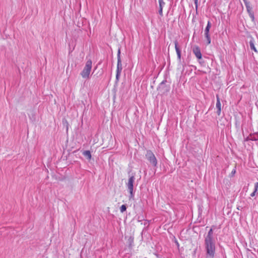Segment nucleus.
<instances>
[{"label":"nucleus","instance_id":"obj_6","mask_svg":"<svg viewBox=\"0 0 258 258\" xmlns=\"http://www.w3.org/2000/svg\"><path fill=\"white\" fill-rule=\"evenodd\" d=\"M193 53L195 54L196 56L198 59H201L202 57V55L201 52V49L200 47L198 46H195L192 49Z\"/></svg>","mask_w":258,"mask_h":258},{"label":"nucleus","instance_id":"obj_4","mask_svg":"<svg viewBox=\"0 0 258 258\" xmlns=\"http://www.w3.org/2000/svg\"><path fill=\"white\" fill-rule=\"evenodd\" d=\"M146 159L149 161L150 163L154 167H156L157 164V159L154 153L151 150H148L145 155Z\"/></svg>","mask_w":258,"mask_h":258},{"label":"nucleus","instance_id":"obj_9","mask_svg":"<svg viewBox=\"0 0 258 258\" xmlns=\"http://www.w3.org/2000/svg\"><path fill=\"white\" fill-rule=\"evenodd\" d=\"M159 4V14L160 16H163V7L165 5V3L163 0H158Z\"/></svg>","mask_w":258,"mask_h":258},{"label":"nucleus","instance_id":"obj_18","mask_svg":"<svg viewBox=\"0 0 258 258\" xmlns=\"http://www.w3.org/2000/svg\"><path fill=\"white\" fill-rule=\"evenodd\" d=\"M235 173H236V166H235L234 168L231 171L230 176L231 177L235 175Z\"/></svg>","mask_w":258,"mask_h":258},{"label":"nucleus","instance_id":"obj_22","mask_svg":"<svg viewBox=\"0 0 258 258\" xmlns=\"http://www.w3.org/2000/svg\"><path fill=\"white\" fill-rule=\"evenodd\" d=\"M251 136H250V135L247 137L245 139H244V141H248L249 140H251Z\"/></svg>","mask_w":258,"mask_h":258},{"label":"nucleus","instance_id":"obj_20","mask_svg":"<svg viewBox=\"0 0 258 258\" xmlns=\"http://www.w3.org/2000/svg\"><path fill=\"white\" fill-rule=\"evenodd\" d=\"M243 2H244V3L245 4V6L246 7V8H247V7H249L250 5V3L248 1H247V0H243Z\"/></svg>","mask_w":258,"mask_h":258},{"label":"nucleus","instance_id":"obj_8","mask_svg":"<svg viewBox=\"0 0 258 258\" xmlns=\"http://www.w3.org/2000/svg\"><path fill=\"white\" fill-rule=\"evenodd\" d=\"M175 45V48L177 53V58L179 60L181 59V50L179 47L178 46V42L177 40L174 41V42Z\"/></svg>","mask_w":258,"mask_h":258},{"label":"nucleus","instance_id":"obj_5","mask_svg":"<svg viewBox=\"0 0 258 258\" xmlns=\"http://www.w3.org/2000/svg\"><path fill=\"white\" fill-rule=\"evenodd\" d=\"M135 174L129 175L127 182L126 183L129 194H133L134 191V183L135 182Z\"/></svg>","mask_w":258,"mask_h":258},{"label":"nucleus","instance_id":"obj_16","mask_svg":"<svg viewBox=\"0 0 258 258\" xmlns=\"http://www.w3.org/2000/svg\"><path fill=\"white\" fill-rule=\"evenodd\" d=\"M126 210V207L125 205H122L120 208V211L121 213H123Z\"/></svg>","mask_w":258,"mask_h":258},{"label":"nucleus","instance_id":"obj_7","mask_svg":"<svg viewBox=\"0 0 258 258\" xmlns=\"http://www.w3.org/2000/svg\"><path fill=\"white\" fill-rule=\"evenodd\" d=\"M216 99H217V102H216V108L217 109V113L218 115H219L221 113V105L220 101V98L218 95H216Z\"/></svg>","mask_w":258,"mask_h":258},{"label":"nucleus","instance_id":"obj_2","mask_svg":"<svg viewBox=\"0 0 258 258\" xmlns=\"http://www.w3.org/2000/svg\"><path fill=\"white\" fill-rule=\"evenodd\" d=\"M92 67V61L89 59H88L85 64V66L81 72L80 75L84 79H89L90 77V72L91 71Z\"/></svg>","mask_w":258,"mask_h":258},{"label":"nucleus","instance_id":"obj_1","mask_svg":"<svg viewBox=\"0 0 258 258\" xmlns=\"http://www.w3.org/2000/svg\"><path fill=\"white\" fill-rule=\"evenodd\" d=\"M206 258H214L216 246L214 240H205Z\"/></svg>","mask_w":258,"mask_h":258},{"label":"nucleus","instance_id":"obj_10","mask_svg":"<svg viewBox=\"0 0 258 258\" xmlns=\"http://www.w3.org/2000/svg\"><path fill=\"white\" fill-rule=\"evenodd\" d=\"M246 10L247 13H248L250 18L253 20L254 19V16L253 12L252 11V7L249 6V7H247Z\"/></svg>","mask_w":258,"mask_h":258},{"label":"nucleus","instance_id":"obj_14","mask_svg":"<svg viewBox=\"0 0 258 258\" xmlns=\"http://www.w3.org/2000/svg\"><path fill=\"white\" fill-rule=\"evenodd\" d=\"M205 36L207 40V44H210L211 43V37L209 33H205Z\"/></svg>","mask_w":258,"mask_h":258},{"label":"nucleus","instance_id":"obj_11","mask_svg":"<svg viewBox=\"0 0 258 258\" xmlns=\"http://www.w3.org/2000/svg\"><path fill=\"white\" fill-rule=\"evenodd\" d=\"M205 240H214L213 237V230L212 229H211L208 232V233L207 235V236L205 238Z\"/></svg>","mask_w":258,"mask_h":258},{"label":"nucleus","instance_id":"obj_19","mask_svg":"<svg viewBox=\"0 0 258 258\" xmlns=\"http://www.w3.org/2000/svg\"><path fill=\"white\" fill-rule=\"evenodd\" d=\"M258 187V183L257 182H256L255 184H254V190L252 192V194H255V192H256L257 191V188Z\"/></svg>","mask_w":258,"mask_h":258},{"label":"nucleus","instance_id":"obj_23","mask_svg":"<svg viewBox=\"0 0 258 258\" xmlns=\"http://www.w3.org/2000/svg\"><path fill=\"white\" fill-rule=\"evenodd\" d=\"M254 195H254V194L251 195L252 196H254Z\"/></svg>","mask_w":258,"mask_h":258},{"label":"nucleus","instance_id":"obj_3","mask_svg":"<svg viewBox=\"0 0 258 258\" xmlns=\"http://www.w3.org/2000/svg\"><path fill=\"white\" fill-rule=\"evenodd\" d=\"M120 48L119 47L117 50V69H116V80L117 81L119 80V76L120 75L121 72L122 71V65H121V60L120 58Z\"/></svg>","mask_w":258,"mask_h":258},{"label":"nucleus","instance_id":"obj_12","mask_svg":"<svg viewBox=\"0 0 258 258\" xmlns=\"http://www.w3.org/2000/svg\"><path fill=\"white\" fill-rule=\"evenodd\" d=\"M83 155L86 157L88 160H90L91 158V154L90 151L86 150L83 152Z\"/></svg>","mask_w":258,"mask_h":258},{"label":"nucleus","instance_id":"obj_21","mask_svg":"<svg viewBox=\"0 0 258 258\" xmlns=\"http://www.w3.org/2000/svg\"><path fill=\"white\" fill-rule=\"evenodd\" d=\"M193 1H194V3H195V5L196 9V10H197L198 7V0H193Z\"/></svg>","mask_w":258,"mask_h":258},{"label":"nucleus","instance_id":"obj_17","mask_svg":"<svg viewBox=\"0 0 258 258\" xmlns=\"http://www.w3.org/2000/svg\"><path fill=\"white\" fill-rule=\"evenodd\" d=\"M251 141H257L258 140V136L255 135H250Z\"/></svg>","mask_w":258,"mask_h":258},{"label":"nucleus","instance_id":"obj_15","mask_svg":"<svg viewBox=\"0 0 258 258\" xmlns=\"http://www.w3.org/2000/svg\"><path fill=\"white\" fill-rule=\"evenodd\" d=\"M211 27V23L210 21H209L208 22L207 26L205 28V33H209L210 29Z\"/></svg>","mask_w":258,"mask_h":258},{"label":"nucleus","instance_id":"obj_13","mask_svg":"<svg viewBox=\"0 0 258 258\" xmlns=\"http://www.w3.org/2000/svg\"><path fill=\"white\" fill-rule=\"evenodd\" d=\"M249 45H250V49L251 50H253L254 52H257V50H256V48L255 47V46L254 44L253 39H252L249 41Z\"/></svg>","mask_w":258,"mask_h":258}]
</instances>
